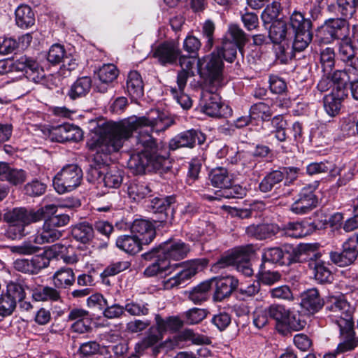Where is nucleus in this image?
I'll return each instance as SVG.
<instances>
[{"mask_svg":"<svg viewBox=\"0 0 358 358\" xmlns=\"http://www.w3.org/2000/svg\"><path fill=\"white\" fill-rule=\"evenodd\" d=\"M171 122L164 114L152 110L140 117H131L120 122H108L94 129L87 141V147L94 155V164H91L88 175L92 181H102L106 169L105 158L118 152L133 134L139 129L134 152L127 164L136 174L143 173L146 168L159 169L166 160L162 154L150 131H165Z\"/></svg>","mask_w":358,"mask_h":358,"instance_id":"f257e3e1","label":"nucleus"},{"mask_svg":"<svg viewBox=\"0 0 358 358\" xmlns=\"http://www.w3.org/2000/svg\"><path fill=\"white\" fill-rule=\"evenodd\" d=\"M5 222L9 224L6 236L15 240L25 236V227L36 222L34 210L23 207L14 208L3 215Z\"/></svg>","mask_w":358,"mask_h":358,"instance_id":"f03ea898","label":"nucleus"},{"mask_svg":"<svg viewBox=\"0 0 358 358\" xmlns=\"http://www.w3.org/2000/svg\"><path fill=\"white\" fill-rule=\"evenodd\" d=\"M197 65L201 74L213 85L211 91L222 85L224 63L219 52L214 50L209 55L198 59Z\"/></svg>","mask_w":358,"mask_h":358,"instance_id":"7ed1b4c3","label":"nucleus"},{"mask_svg":"<svg viewBox=\"0 0 358 358\" xmlns=\"http://www.w3.org/2000/svg\"><path fill=\"white\" fill-rule=\"evenodd\" d=\"M326 309L329 311V317L336 327L354 323L353 314L355 307L343 296L329 298Z\"/></svg>","mask_w":358,"mask_h":358,"instance_id":"20e7f679","label":"nucleus"},{"mask_svg":"<svg viewBox=\"0 0 358 358\" xmlns=\"http://www.w3.org/2000/svg\"><path fill=\"white\" fill-rule=\"evenodd\" d=\"M83 180V171L76 164H68L53 179L55 190L59 194L71 192L78 187Z\"/></svg>","mask_w":358,"mask_h":358,"instance_id":"39448f33","label":"nucleus"},{"mask_svg":"<svg viewBox=\"0 0 358 358\" xmlns=\"http://www.w3.org/2000/svg\"><path fill=\"white\" fill-rule=\"evenodd\" d=\"M268 308L269 317L276 321L278 331L280 326L296 331L303 329L306 326V322L301 319L299 315L291 313L282 305L273 304Z\"/></svg>","mask_w":358,"mask_h":358,"instance_id":"423d86ee","label":"nucleus"},{"mask_svg":"<svg viewBox=\"0 0 358 358\" xmlns=\"http://www.w3.org/2000/svg\"><path fill=\"white\" fill-rule=\"evenodd\" d=\"M208 264V261L205 258L196 259L188 262L176 275L164 281V288L171 289L184 285L199 271L203 269Z\"/></svg>","mask_w":358,"mask_h":358,"instance_id":"0eeeda50","label":"nucleus"},{"mask_svg":"<svg viewBox=\"0 0 358 358\" xmlns=\"http://www.w3.org/2000/svg\"><path fill=\"white\" fill-rule=\"evenodd\" d=\"M189 250V246L182 241L173 243H164L151 251L144 253L143 257L145 259L150 260L152 257V252H159L160 257L171 262V260L178 261L185 258Z\"/></svg>","mask_w":358,"mask_h":358,"instance_id":"6e6552de","label":"nucleus"},{"mask_svg":"<svg viewBox=\"0 0 358 358\" xmlns=\"http://www.w3.org/2000/svg\"><path fill=\"white\" fill-rule=\"evenodd\" d=\"M180 54L178 43L173 41H164L152 51V57L164 66L176 64Z\"/></svg>","mask_w":358,"mask_h":358,"instance_id":"1a4fd4ad","label":"nucleus"},{"mask_svg":"<svg viewBox=\"0 0 358 358\" xmlns=\"http://www.w3.org/2000/svg\"><path fill=\"white\" fill-rule=\"evenodd\" d=\"M207 282H210V289L214 288L213 299L216 301L230 296L238 285V280L230 275L212 278Z\"/></svg>","mask_w":358,"mask_h":358,"instance_id":"9d476101","label":"nucleus"},{"mask_svg":"<svg viewBox=\"0 0 358 358\" xmlns=\"http://www.w3.org/2000/svg\"><path fill=\"white\" fill-rule=\"evenodd\" d=\"M336 328L339 331V342L335 353L341 355L353 351L358 346V337L354 329V323Z\"/></svg>","mask_w":358,"mask_h":358,"instance_id":"9b49d317","label":"nucleus"},{"mask_svg":"<svg viewBox=\"0 0 358 358\" xmlns=\"http://www.w3.org/2000/svg\"><path fill=\"white\" fill-rule=\"evenodd\" d=\"M316 186L304 187L299 194V198L292 203L291 210L295 214H305L316 207L317 199L314 194Z\"/></svg>","mask_w":358,"mask_h":358,"instance_id":"f8f14e48","label":"nucleus"},{"mask_svg":"<svg viewBox=\"0 0 358 358\" xmlns=\"http://www.w3.org/2000/svg\"><path fill=\"white\" fill-rule=\"evenodd\" d=\"M49 136L52 141L63 143L65 141H78L83 138L82 130L71 124H62L52 127L49 131Z\"/></svg>","mask_w":358,"mask_h":358,"instance_id":"ddd939ff","label":"nucleus"},{"mask_svg":"<svg viewBox=\"0 0 358 358\" xmlns=\"http://www.w3.org/2000/svg\"><path fill=\"white\" fill-rule=\"evenodd\" d=\"M358 256L357 245L353 238H348L343 244L341 252H331L330 259L333 263L343 267L352 264Z\"/></svg>","mask_w":358,"mask_h":358,"instance_id":"4468645a","label":"nucleus"},{"mask_svg":"<svg viewBox=\"0 0 358 358\" xmlns=\"http://www.w3.org/2000/svg\"><path fill=\"white\" fill-rule=\"evenodd\" d=\"M164 337V332L159 327L153 326L149 328L145 336L135 345L136 352H143L145 350L154 347V353L157 354L164 348L165 343L161 342Z\"/></svg>","mask_w":358,"mask_h":358,"instance_id":"2eb2a0df","label":"nucleus"},{"mask_svg":"<svg viewBox=\"0 0 358 358\" xmlns=\"http://www.w3.org/2000/svg\"><path fill=\"white\" fill-rule=\"evenodd\" d=\"M206 141L205 136L200 131L195 129H189L176 136L169 142V148L171 150H176L181 148H192L196 142L203 144Z\"/></svg>","mask_w":358,"mask_h":358,"instance_id":"dca6fc26","label":"nucleus"},{"mask_svg":"<svg viewBox=\"0 0 358 358\" xmlns=\"http://www.w3.org/2000/svg\"><path fill=\"white\" fill-rule=\"evenodd\" d=\"M14 69L24 72L26 76L34 82H38L43 77V69L36 59L22 55L14 61Z\"/></svg>","mask_w":358,"mask_h":358,"instance_id":"f3484780","label":"nucleus"},{"mask_svg":"<svg viewBox=\"0 0 358 358\" xmlns=\"http://www.w3.org/2000/svg\"><path fill=\"white\" fill-rule=\"evenodd\" d=\"M350 25L345 18H331L327 20L322 26V29L324 34H328L332 40H345L350 34Z\"/></svg>","mask_w":358,"mask_h":358,"instance_id":"a211bd4d","label":"nucleus"},{"mask_svg":"<svg viewBox=\"0 0 358 358\" xmlns=\"http://www.w3.org/2000/svg\"><path fill=\"white\" fill-rule=\"evenodd\" d=\"M316 249V245L310 243H302L296 247L290 245H285L283 264L289 265L292 263L303 262L305 260L303 256H310V253H313V256L316 257V254H315Z\"/></svg>","mask_w":358,"mask_h":358,"instance_id":"6ab92c4d","label":"nucleus"},{"mask_svg":"<svg viewBox=\"0 0 358 358\" xmlns=\"http://www.w3.org/2000/svg\"><path fill=\"white\" fill-rule=\"evenodd\" d=\"M50 260L43 255H36L31 259H17L14 263V268L24 273L36 274L43 268L49 266Z\"/></svg>","mask_w":358,"mask_h":358,"instance_id":"aec40b11","label":"nucleus"},{"mask_svg":"<svg viewBox=\"0 0 358 358\" xmlns=\"http://www.w3.org/2000/svg\"><path fill=\"white\" fill-rule=\"evenodd\" d=\"M203 113L211 117H220L222 115V104L220 96L212 92H203L199 103Z\"/></svg>","mask_w":358,"mask_h":358,"instance_id":"412c9836","label":"nucleus"},{"mask_svg":"<svg viewBox=\"0 0 358 358\" xmlns=\"http://www.w3.org/2000/svg\"><path fill=\"white\" fill-rule=\"evenodd\" d=\"M131 231L133 235L139 237L141 241L145 245L150 243L156 235L153 224L144 219L135 220L131 226Z\"/></svg>","mask_w":358,"mask_h":358,"instance_id":"4be33fe9","label":"nucleus"},{"mask_svg":"<svg viewBox=\"0 0 358 358\" xmlns=\"http://www.w3.org/2000/svg\"><path fill=\"white\" fill-rule=\"evenodd\" d=\"M151 259L156 257L155 262L148 266L144 271V274L148 277H152L164 272L171 273L176 268L180 266V264H171L169 260L160 257L159 252H152Z\"/></svg>","mask_w":358,"mask_h":358,"instance_id":"5701e85b","label":"nucleus"},{"mask_svg":"<svg viewBox=\"0 0 358 358\" xmlns=\"http://www.w3.org/2000/svg\"><path fill=\"white\" fill-rule=\"evenodd\" d=\"M252 254L253 250L250 245L236 248L234 266H236L238 271L246 276H251L253 274V270L250 263Z\"/></svg>","mask_w":358,"mask_h":358,"instance_id":"b1692460","label":"nucleus"},{"mask_svg":"<svg viewBox=\"0 0 358 358\" xmlns=\"http://www.w3.org/2000/svg\"><path fill=\"white\" fill-rule=\"evenodd\" d=\"M278 231H280V227L273 223L253 224L245 229L248 236L258 240L269 238L277 234Z\"/></svg>","mask_w":358,"mask_h":358,"instance_id":"393cba45","label":"nucleus"},{"mask_svg":"<svg viewBox=\"0 0 358 358\" xmlns=\"http://www.w3.org/2000/svg\"><path fill=\"white\" fill-rule=\"evenodd\" d=\"M62 236V231L55 229L45 220L43 226L37 230L32 242L37 245L50 243L59 239Z\"/></svg>","mask_w":358,"mask_h":358,"instance_id":"a878e982","label":"nucleus"},{"mask_svg":"<svg viewBox=\"0 0 358 358\" xmlns=\"http://www.w3.org/2000/svg\"><path fill=\"white\" fill-rule=\"evenodd\" d=\"M301 297V306L310 313L317 312L324 306V301L317 289L313 288L303 292Z\"/></svg>","mask_w":358,"mask_h":358,"instance_id":"bb28decb","label":"nucleus"},{"mask_svg":"<svg viewBox=\"0 0 358 358\" xmlns=\"http://www.w3.org/2000/svg\"><path fill=\"white\" fill-rule=\"evenodd\" d=\"M338 55L341 59L349 66L348 71H350V68L352 70L358 71V57L355 56V49L349 38L341 40L338 48Z\"/></svg>","mask_w":358,"mask_h":358,"instance_id":"cd10ccee","label":"nucleus"},{"mask_svg":"<svg viewBox=\"0 0 358 358\" xmlns=\"http://www.w3.org/2000/svg\"><path fill=\"white\" fill-rule=\"evenodd\" d=\"M348 94L344 91H331V92L324 97V108L327 113L331 117H335L339 113L341 107V102L347 97Z\"/></svg>","mask_w":358,"mask_h":358,"instance_id":"c85d7f7f","label":"nucleus"},{"mask_svg":"<svg viewBox=\"0 0 358 358\" xmlns=\"http://www.w3.org/2000/svg\"><path fill=\"white\" fill-rule=\"evenodd\" d=\"M116 246L124 252L134 255L142 250L143 244L140 238L134 235H121L115 242Z\"/></svg>","mask_w":358,"mask_h":358,"instance_id":"c756f323","label":"nucleus"},{"mask_svg":"<svg viewBox=\"0 0 358 358\" xmlns=\"http://www.w3.org/2000/svg\"><path fill=\"white\" fill-rule=\"evenodd\" d=\"M284 234L292 238H302L313 232V227L308 222H289L282 229Z\"/></svg>","mask_w":358,"mask_h":358,"instance_id":"7c9ffc66","label":"nucleus"},{"mask_svg":"<svg viewBox=\"0 0 358 358\" xmlns=\"http://www.w3.org/2000/svg\"><path fill=\"white\" fill-rule=\"evenodd\" d=\"M208 179L213 187L222 189L230 187L232 181L228 171L223 167L212 169L208 175Z\"/></svg>","mask_w":358,"mask_h":358,"instance_id":"2f4dec72","label":"nucleus"},{"mask_svg":"<svg viewBox=\"0 0 358 358\" xmlns=\"http://www.w3.org/2000/svg\"><path fill=\"white\" fill-rule=\"evenodd\" d=\"M127 89L129 95L134 99H139L143 96L144 85L142 78L138 72H129L127 80Z\"/></svg>","mask_w":358,"mask_h":358,"instance_id":"473e14b6","label":"nucleus"},{"mask_svg":"<svg viewBox=\"0 0 358 358\" xmlns=\"http://www.w3.org/2000/svg\"><path fill=\"white\" fill-rule=\"evenodd\" d=\"M308 266L313 271L315 279L317 282L320 283L331 282L333 278L331 272L324 262L313 259L311 257Z\"/></svg>","mask_w":358,"mask_h":358,"instance_id":"72a5a7b5","label":"nucleus"},{"mask_svg":"<svg viewBox=\"0 0 358 358\" xmlns=\"http://www.w3.org/2000/svg\"><path fill=\"white\" fill-rule=\"evenodd\" d=\"M76 280L73 271L71 268L63 267L53 275V283L58 289H66L73 285Z\"/></svg>","mask_w":358,"mask_h":358,"instance_id":"f704fd0d","label":"nucleus"},{"mask_svg":"<svg viewBox=\"0 0 358 358\" xmlns=\"http://www.w3.org/2000/svg\"><path fill=\"white\" fill-rule=\"evenodd\" d=\"M91 87L92 80L90 77L83 76L79 78L71 85L68 95L73 100L85 96L90 92Z\"/></svg>","mask_w":358,"mask_h":358,"instance_id":"c9c22d12","label":"nucleus"},{"mask_svg":"<svg viewBox=\"0 0 358 358\" xmlns=\"http://www.w3.org/2000/svg\"><path fill=\"white\" fill-rule=\"evenodd\" d=\"M15 22L18 27L24 29L34 25L35 17L31 8L26 5L18 6L15 10Z\"/></svg>","mask_w":358,"mask_h":358,"instance_id":"e433bc0d","label":"nucleus"},{"mask_svg":"<svg viewBox=\"0 0 358 358\" xmlns=\"http://www.w3.org/2000/svg\"><path fill=\"white\" fill-rule=\"evenodd\" d=\"M72 235L77 241L87 243L94 237V229L90 224L83 222L73 227Z\"/></svg>","mask_w":358,"mask_h":358,"instance_id":"4c0bfd02","label":"nucleus"},{"mask_svg":"<svg viewBox=\"0 0 358 358\" xmlns=\"http://www.w3.org/2000/svg\"><path fill=\"white\" fill-rule=\"evenodd\" d=\"M287 32L286 22L282 20H275L270 27L268 36L273 43L278 44L285 40Z\"/></svg>","mask_w":358,"mask_h":358,"instance_id":"58836bf2","label":"nucleus"},{"mask_svg":"<svg viewBox=\"0 0 358 358\" xmlns=\"http://www.w3.org/2000/svg\"><path fill=\"white\" fill-rule=\"evenodd\" d=\"M283 180V175L279 170L273 171L267 174L261 181L259 185V189L264 193L268 192L277 184H279Z\"/></svg>","mask_w":358,"mask_h":358,"instance_id":"ea45409f","label":"nucleus"},{"mask_svg":"<svg viewBox=\"0 0 358 358\" xmlns=\"http://www.w3.org/2000/svg\"><path fill=\"white\" fill-rule=\"evenodd\" d=\"M237 49L239 46L234 44L229 38H224L220 48H217L216 52H219L220 57L224 58L227 62L232 63L237 55Z\"/></svg>","mask_w":358,"mask_h":358,"instance_id":"a19ab883","label":"nucleus"},{"mask_svg":"<svg viewBox=\"0 0 358 358\" xmlns=\"http://www.w3.org/2000/svg\"><path fill=\"white\" fill-rule=\"evenodd\" d=\"M123 180L122 171L116 166H113L104 173L102 182L105 187L108 188H118Z\"/></svg>","mask_w":358,"mask_h":358,"instance_id":"79ce46f5","label":"nucleus"},{"mask_svg":"<svg viewBox=\"0 0 358 358\" xmlns=\"http://www.w3.org/2000/svg\"><path fill=\"white\" fill-rule=\"evenodd\" d=\"M289 24L295 32L311 30L312 22L310 19L305 18L303 15L294 11L290 16Z\"/></svg>","mask_w":358,"mask_h":358,"instance_id":"37998d69","label":"nucleus"},{"mask_svg":"<svg viewBox=\"0 0 358 358\" xmlns=\"http://www.w3.org/2000/svg\"><path fill=\"white\" fill-rule=\"evenodd\" d=\"M151 189L144 182H131L128 187V194L134 201H140L150 194Z\"/></svg>","mask_w":358,"mask_h":358,"instance_id":"c03bdc74","label":"nucleus"},{"mask_svg":"<svg viewBox=\"0 0 358 358\" xmlns=\"http://www.w3.org/2000/svg\"><path fill=\"white\" fill-rule=\"evenodd\" d=\"M320 62L324 74H330L335 65V52L333 48H326L321 50Z\"/></svg>","mask_w":358,"mask_h":358,"instance_id":"a18cd8bd","label":"nucleus"},{"mask_svg":"<svg viewBox=\"0 0 358 358\" xmlns=\"http://www.w3.org/2000/svg\"><path fill=\"white\" fill-rule=\"evenodd\" d=\"M155 320L157 326L164 333L167 330L177 331L183 324L182 322L177 317H169L164 320L157 314L155 315Z\"/></svg>","mask_w":358,"mask_h":358,"instance_id":"49530a36","label":"nucleus"},{"mask_svg":"<svg viewBox=\"0 0 358 358\" xmlns=\"http://www.w3.org/2000/svg\"><path fill=\"white\" fill-rule=\"evenodd\" d=\"M210 289V282L204 281L189 292V299L194 303H200L207 299V293Z\"/></svg>","mask_w":358,"mask_h":358,"instance_id":"de8ad7c7","label":"nucleus"},{"mask_svg":"<svg viewBox=\"0 0 358 358\" xmlns=\"http://www.w3.org/2000/svg\"><path fill=\"white\" fill-rule=\"evenodd\" d=\"M358 0H337V12L343 18H351L356 13Z\"/></svg>","mask_w":358,"mask_h":358,"instance_id":"09e8293b","label":"nucleus"},{"mask_svg":"<svg viewBox=\"0 0 358 358\" xmlns=\"http://www.w3.org/2000/svg\"><path fill=\"white\" fill-rule=\"evenodd\" d=\"M313 33L311 30L295 32L294 40L292 43V48L294 51L304 50L312 41Z\"/></svg>","mask_w":358,"mask_h":358,"instance_id":"8fccbe9b","label":"nucleus"},{"mask_svg":"<svg viewBox=\"0 0 358 358\" xmlns=\"http://www.w3.org/2000/svg\"><path fill=\"white\" fill-rule=\"evenodd\" d=\"M285 259V246L283 248H271L265 249L262 255L264 262L283 264Z\"/></svg>","mask_w":358,"mask_h":358,"instance_id":"3c124183","label":"nucleus"},{"mask_svg":"<svg viewBox=\"0 0 358 358\" xmlns=\"http://www.w3.org/2000/svg\"><path fill=\"white\" fill-rule=\"evenodd\" d=\"M227 33L231 39L230 41L239 46V50H241L248 41L247 35L244 31L237 24H231Z\"/></svg>","mask_w":358,"mask_h":358,"instance_id":"603ef678","label":"nucleus"},{"mask_svg":"<svg viewBox=\"0 0 358 358\" xmlns=\"http://www.w3.org/2000/svg\"><path fill=\"white\" fill-rule=\"evenodd\" d=\"M59 297V292L55 288L48 286L36 289L33 292V298L37 301H57Z\"/></svg>","mask_w":358,"mask_h":358,"instance_id":"864d4df0","label":"nucleus"},{"mask_svg":"<svg viewBox=\"0 0 358 358\" xmlns=\"http://www.w3.org/2000/svg\"><path fill=\"white\" fill-rule=\"evenodd\" d=\"M271 125L273 128L272 131L275 134V137L280 142H284L287 139V134L285 131L287 127V122L284 120L281 115L275 116L271 120Z\"/></svg>","mask_w":358,"mask_h":358,"instance_id":"5fc2aeb1","label":"nucleus"},{"mask_svg":"<svg viewBox=\"0 0 358 358\" xmlns=\"http://www.w3.org/2000/svg\"><path fill=\"white\" fill-rule=\"evenodd\" d=\"M215 30V24L211 20H206L202 24L201 33L204 38L207 39L204 45V49L206 51L211 50L214 45V32Z\"/></svg>","mask_w":358,"mask_h":358,"instance_id":"6e6d98bb","label":"nucleus"},{"mask_svg":"<svg viewBox=\"0 0 358 358\" xmlns=\"http://www.w3.org/2000/svg\"><path fill=\"white\" fill-rule=\"evenodd\" d=\"M118 75L116 66L112 64H104L98 72L99 80L103 83H110L115 80Z\"/></svg>","mask_w":358,"mask_h":358,"instance_id":"4d7b16f0","label":"nucleus"},{"mask_svg":"<svg viewBox=\"0 0 358 358\" xmlns=\"http://www.w3.org/2000/svg\"><path fill=\"white\" fill-rule=\"evenodd\" d=\"M6 294L15 301H21L25 297L24 285L22 282L11 281L7 285Z\"/></svg>","mask_w":358,"mask_h":358,"instance_id":"13d9d810","label":"nucleus"},{"mask_svg":"<svg viewBox=\"0 0 358 358\" xmlns=\"http://www.w3.org/2000/svg\"><path fill=\"white\" fill-rule=\"evenodd\" d=\"M207 313L205 309L193 308L184 313L183 317L187 324H195L204 320L207 316Z\"/></svg>","mask_w":358,"mask_h":358,"instance_id":"bf43d9fd","label":"nucleus"},{"mask_svg":"<svg viewBox=\"0 0 358 358\" xmlns=\"http://www.w3.org/2000/svg\"><path fill=\"white\" fill-rule=\"evenodd\" d=\"M280 3L274 0L271 4H268L262 13V19L264 24H268L274 22L280 13Z\"/></svg>","mask_w":358,"mask_h":358,"instance_id":"052dcab7","label":"nucleus"},{"mask_svg":"<svg viewBox=\"0 0 358 358\" xmlns=\"http://www.w3.org/2000/svg\"><path fill=\"white\" fill-rule=\"evenodd\" d=\"M334 166V165L329 162L320 163L313 162L307 166L306 171L309 175L329 171L331 176H336V174L338 173V172L334 173V169H333Z\"/></svg>","mask_w":358,"mask_h":358,"instance_id":"680f3d73","label":"nucleus"},{"mask_svg":"<svg viewBox=\"0 0 358 358\" xmlns=\"http://www.w3.org/2000/svg\"><path fill=\"white\" fill-rule=\"evenodd\" d=\"M348 77L346 71H336L331 76L330 80L333 85L331 91H338V90L344 91V94H348L346 88V78Z\"/></svg>","mask_w":358,"mask_h":358,"instance_id":"e2e57ef3","label":"nucleus"},{"mask_svg":"<svg viewBox=\"0 0 358 358\" xmlns=\"http://www.w3.org/2000/svg\"><path fill=\"white\" fill-rule=\"evenodd\" d=\"M201 46V43L200 40L193 35H188L185 38L182 44L183 50L192 57H195L197 55Z\"/></svg>","mask_w":358,"mask_h":358,"instance_id":"0e129e2a","label":"nucleus"},{"mask_svg":"<svg viewBox=\"0 0 358 358\" xmlns=\"http://www.w3.org/2000/svg\"><path fill=\"white\" fill-rule=\"evenodd\" d=\"M65 208L69 207L67 204H48L40 208L36 211L34 210V217L36 219V222H39L45 219L48 216L53 215L57 210V208Z\"/></svg>","mask_w":358,"mask_h":358,"instance_id":"69168bd1","label":"nucleus"},{"mask_svg":"<svg viewBox=\"0 0 358 358\" xmlns=\"http://www.w3.org/2000/svg\"><path fill=\"white\" fill-rule=\"evenodd\" d=\"M65 55L64 47L59 44L52 45L48 53L47 59L52 64H57L63 61Z\"/></svg>","mask_w":358,"mask_h":358,"instance_id":"338daca9","label":"nucleus"},{"mask_svg":"<svg viewBox=\"0 0 358 358\" xmlns=\"http://www.w3.org/2000/svg\"><path fill=\"white\" fill-rule=\"evenodd\" d=\"M13 253L21 255H30L39 251L40 248L34 245L31 241H24L19 245L11 246L10 248Z\"/></svg>","mask_w":358,"mask_h":358,"instance_id":"774afa93","label":"nucleus"}]
</instances>
